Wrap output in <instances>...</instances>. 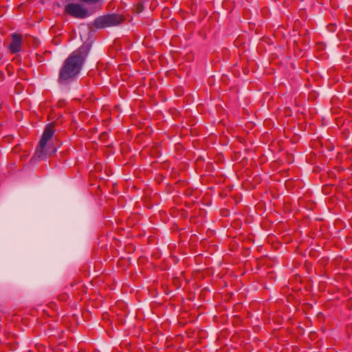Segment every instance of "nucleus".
Returning a JSON list of instances; mask_svg holds the SVG:
<instances>
[{
    "label": "nucleus",
    "instance_id": "nucleus-14",
    "mask_svg": "<svg viewBox=\"0 0 352 352\" xmlns=\"http://www.w3.org/2000/svg\"><path fill=\"white\" fill-rule=\"evenodd\" d=\"M62 345H63V344L61 343V344H60L58 346V347H60ZM60 349H61V348H60Z\"/></svg>",
    "mask_w": 352,
    "mask_h": 352
},
{
    "label": "nucleus",
    "instance_id": "nucleus-9",
    "mask_svg": "<svg viewBox=\"0 0 352 352\" xmlns=\"http://www.w3.org/2000/svg\"><path fill=\"white\" fill-rule=\"evenodd\" d=\"M144 10V6L142 3H137L135 6V11L137 13H140Z\"/></svg>",
    "mask_w": 352,
    "mask_h": 352
},
{
    "label": "nucleus",
    "instance_id": "nucleus-6",
    "mask_svg": "<svg viewBox=\"0 0 352 352\" xmlns=\"http://www.w3.org/2000/svg\"><path fill=\"white\" fill-rule=\"evenodd\" d=\"M54 126L53 124L50 123L45 126L44 131L42 134L41 139L38 144L40 147L42 148L44 146H46V143L48 142L52 138L54 133Z\"/></svg>",
    "mask_w": 352,
    "mask_h": 352
},
{
    "label": "nucleus",
    "instance_id": "nucleus-11",
    "mask_svg": "<svg viewBox=\"0 0 352 352\" xmlns=\"http://www.w3.org/2000/svg\"><path fill=\"white\" fill-rule=\"evenodd\" d=\"M76 314H72L71 317L72 318V320L75 322H77V316H76Z\"/></svg>",
    "mask_w": 352,
    "mask_h": 352
},
{
    "label": "nucleus",
    "instance_id": "nucleus-5",
    "mask_svg": "<svg viewBox=\"0 0 352 352\" xmlns=\"http://www.w3.org/2000/svg\"><path fill=\"white\" fill-rule=\"evenodd\" d=\"M12 41L9 45V50L11 54H16L21 50L23 36L21 34L14 33L11 34Z\"/></svg>",
    "mask_w": 352,
    "mask_h": 352
},
{
    "label": "nucleus",
    "instance_id": "nucleus-7",
    "mask_svg": "<svg viewBox=\"0 0 352 352\" xmlns=\"http://www.w3.org/2000/svg\"><path fill=\"white\" fill-rule=\"evenodd\" d=\"M43 316L47 317H54L56 314V309H43Z\"/></svg>",
    "mask_w": 352,
    "mask_h": 352
},
{
    "label": "nucleus",
    "instance_id": "nucleus-1",
    "mask_svg": "<svg viewBox=\"0 0 352 352\" xmlns=\"http://www.w3.org/2000/svg\"><path fill=\"white\" fill-rule=\"evenodd\" d=\"M90 49L89 43H84L65 59L59 71L58 80L60 84H67L78 76Z\"/></svg>",
    "mask_w": 352,
    "mask_h": 352
},
{
    "label": "nucleus",
    "instance_id": "nucleus-4",
    "mask_svg": "<svg viewBox=\"0 0 352 352\" xmlns=\"http://www.w3.org/2000/svg\"><path fill=\"white\" fill-rule=\"evenodd\" d=\"M56 150V147L51 142H47L46 146H44L42 148L40 147V144H38L32 158L38 161L45 160L54 154Z\"/></svg>",
    "mask_w": 352,
    "mask_h": 352
},
{
    "label": "nucleus",
    "instance_id": "nucleus-10",
    "mask_svg": "<svg viewBox=\"0 0 352 352\" xmlns=\"http://www.w3.org/2000/svg\"><path fill=\"white\" fill-rule=\"evenodd\" d=\"M102 318L104 320H109V314L108 312H104L102 315Z\"/></svg>",
    "mask_w": 352,
    "mask_h": 352
},
{
    "label": "nucleus",
    "instance_id": "nucleus-2",
    "mask_svg": "<svg viewBox=\"0 0 352 352\" xmlns=\"http://www.w3.org/2000/svg\"><path fill=\"white\" fill-rule=\"evenodd\" d=\"M124 21V17L118 14H106L96 18L94 21V25L98 29H102L107 27L116 26Z\"/></svg>",
    "mask_w": 352,
    "mask_h": 352
},
{
    "label": "nucleus",
    "instance_id": "nucleus-3",
    "mask_svg": "<svg viewBox=\"0 0 352 352\" xmlns=\"http://www.w3.org/2000/svg\"><path fill=\"white\" fill-rule=\"evenodd\" d=\"M64 12L76 19H84L89 15L87 9L76 3L67 4L64 8Z\"/></svg>",
    "mask_w": 352,
    "mask_h": 352
},
{
    "label": "nucleus",
    "instance_id": "nucleus-12",
    "mask_svg": "<svg viewBox=\"0 0 352 352\" xmlns=\"http://www.w3.org/2000/svg\"><path fill=\"white\" fill-rule=\"evenodd\" d=\"M92 352H100L98 349H94Z\"/></svg>",
    "mask_w": 352,
    "mask_h": 352
},
{
    "label": "nucleus",
    "instance_id": "nucleus-8",
    "mask_svg": "<svg viewBox=\"0 0 352 352\" xmlns=\"http://www.w3.org/2000/svg\"><path fill=\"white\" fill-rule=\"evenodd\" d=\"M100 0H80V2L87 3L88 5H94L98 3Z\"/></svg>",
    "mask_w": 352,
    "mask_h": 352
},
{
    "label": "nucleus",
    "instance_id": "nucleus-13",
    "mask_svg": "<svg viewBox=\"0 0 352 352\" xmlns=\"http://www.w3.org/2000/svg\"><path fill=\"white\" fill-rule=\"evenodd\" d=\"M80 314H81L82 315H83V314H84V311H82V309H80Z\"/></svg>",
    "mask_w": 352,
    "mask_h": 352
},
{
    "label": "nucleus",
    "instance_id": "nucleus-15",
    "mask_svg": "<svg viewBox=\"0 0 352 352\" xmlns=\"http://www.w3.org/2000/svg\"><path fill=\"white\" fill-rule=\"evenodd\" d=\"M28 352H32V351L30 350V351H28Z\"/></svg>",
    "mask_w": 352,
    "mask_h": 352
}]
</instances>
